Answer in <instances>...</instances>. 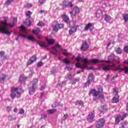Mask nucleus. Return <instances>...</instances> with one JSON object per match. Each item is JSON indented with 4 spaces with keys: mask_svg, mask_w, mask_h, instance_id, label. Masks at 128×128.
Wrapping results in <instances>:
<instances>
[{
    "mask_svg": "<svg viewBox=\"0 0 128 128\" xmlns=\"http://www.w3.org/2000/svg\"><path fill=\"white\" fill-rule=\"evenodd\" d=\"M18 22V18H13L12 22L8 23L6 22V21H0V24L2 26H0V34H5L6 36H10L12 34V32L9 30H6L8 28L7 26H10V28H14L16 23Z\"/></svg>",
    "mask_w": 128,
    "mask_h": 128,
    "instance_id": "f257e3e1",
    "label": "nucleus"
},
{
    "mask_svg": "<svg viewBox=\"0 0 128 128\" xmlns=\"http://www.w3.org/2000/svg\"><path fill=\"white\" fill-rule=\"evenodd\" d=\"M38 79L34 78L30 82L28 86L30 94H32L36 90H38Z\"/></svg>",
    "mask_w": 128,
    "mask_h": 128,
    "instance_id": "f03ea898",
    "label": "nucleus"
},
{
    "mask_svg": "<svg viewBox=\"0 0 128 128\" xmlns=\"http://www.w3.org/2000/svg\"><path fill=\"white\" fill-rule=\"evenodd\" d=\"M110 68H112V66L108 64V62H101L100 65H99L100 70H104L105 72L110 70Z\"/></svg>",
    "mask_w": 128,
    "mask_h": 128,
    "instance_id": "7ed1b4c3",
    "label": "nucleus"
},
{
    "mask_svg": "<svg viewBox=\"0 0 128 128\" xmlns=\"http://www.w3.org/2000/svg\"><path fill=\"white\" fill-rule=\"evenodd\" d=\"M88 66V59L84 58L83 59V65H80L79 62H77L76 64V68H80L81 72H84V70Z\"/></svg>",
    "mask_w": 128,
    "mask_h": 128,
    "instance_id": "20e7f679",
    "label": "nucleus"
},
{
    "mask_svg": "<svg viewBox=\"0 0 128 128\" xmlns=\"http://www.w3.org/2000/svg\"><path fill=\"white\" fill-rule=\"evenodd\" d=\"M16 94H18L17 98H20V94L18 92V88H12L11 90L10 98L14 100L16 96Z\"/></svg>",
    "mask_w": 128,
    "mask_h": 128,
    "instance_id": "39448f33",
    "label": "nucleus"
},
{
    "mask_svg": "<svg viewBox=\"0 0 128 128\" xmlns=\"http://www.w3.org/2000/svg\"><path fill=\"white\" fill-rule=\"evenodd\" d=\"M106 124L104 118H101L96 122V128H104Z\"/></svg>",
    "mask_w": 128,
    "mask_h": 128,
    "instance_id": "423d86ee",
    "label": "nucleus"
},
{
    "mask_svg": "<svg viewBox=\"0 0 128 128\" xmlns=\"http://www.w3.org/2000/svg\"><path fill=\"white\" fill-rule=\"evenodd\" d=\"M52 26L54 32H58V30L64 28V25L62 24H58L57 22H54Z\"/></svg>",
    "mask_w": 128,
    "mask_h": 128,
    "instance_id": "0eeeda50",
    "label": "nucleus"
},
{
    "mask_svg": "<svg viewBox=\"0 0 128 128\" xmlns=\"http://www.w3.org/2000/svg\"><path fill=\"white\" fill-rule=\"evenodd\" d=\"M92 82H94V75L92 74H89L88 76V80L84 84L85 88H86L88 86H90Z\"/></svg>",
    "mask_w": 128,
    "mask_h": 128,
    "instance_id": "6e6552de",
    "label": "nucleus"
},
{
    "mask_svg": "<svg viewBox=\"0 0 128 128\" xmlns=\"http://www.w3.org/2000/svg\"><path fill=\"white\" fill-rule=\"evenodd\" d=\"M98 98H104V93L102 92V86H99L98 91H97Z\"/></svg>",
    "mask_w": 128,
    "mask_h": 128,
    "instance_id": "1a4fd4ad",
    "label": "nucleus"
},
{
    "mask_svg": "<svg viewBox=\"0 0 128 128\" xmlns=\"http://www.w3.org/2000/svg\"><path fill=\"white\" fill-rule=\"evenodd\" d=\"M78 25H75L74 26H72L68 31L69 34H70V36H72L74 34V32H76V30H78Z\"/></svg>",
    "mask_w": 128,
    "mask_h": 128,
    "instance_id": "9d476101",
    "label": "nucleus"
},
{
    "mask_svg": "<svg viewBox=\"0 0 128 128\" xmlns=\"http://www.w3.org/2000/svg\"><path fill=\"white\" fill-rule=\"evenodd\" d=\"M60 48V46L58 44H56L54 46H53L52 47V52L54 54H55L56 56V54H60V52L58 50V48Z\"/></svg>",
    "mask_w": 128,
    "mask_h": 128,
    "instance_id": "9b49d317",
    "label": "nucleus"
},
{
    "mask_svg": "<svg viewBox=\"0 0 128 128\" xmlns=\"http://www.w3.org/2000/svg\"><path fill=\"white\" fill-rule=\"evenodd\" d=\"M36 60V55H34L30 58V60H28L27 66H30V64H34Z\"/></svg>",
    "mask_w": 128,
    "mask_h": 128,
    "instance_id": "f8f14e48",
    "label": "nucleus"
},
{
    "mask_svg": "<svg viewBox=\"0 0 128 128\" xmlns=\"http://www.w3.org/2000/svg\"><path fill=\"white\" fill-rule=\"evenodd\" d=\"M98 91H96V90H92L90 91L89 94L90 96H92V94H93L94 98V100H96L98 98Z\"/></svg>",
    "mask_w": 128,
    "mask_h": 128,
    "instance_id": "ddd939ff",
    "label": "nucleus"
},
{
    "mask_svg": "<svg viewBox=\"0 0 128 128\" xmlns=\"http://www.w3.org/2000/svg\"><path fill=\"white\" fill-rule=\"evenodd\" d=\"M94 114L91 112L89 113V114L87 118V120L89 122H94Z\"/></svg>",
    "mask_w": 128,
    "mask_h": 128,
    "instance_id": "4468645a",
    "label": "nucleus"
},
{
    "mask_svg": "<svg viewBox=\"0 0 128 128\" xmlns=\"http://www.w3.org/2000/svg\"><path fill=\"white\" fill-rule=\"evenodd\" d=\"M62 20L64 22L67 24H68L70 22V18H68V16H67L66 14H64L62 15Z\"/></svg>",
    "mask_w": 128,
    "mask_h": 128,
    "instance_id": "2eb2a0df",
    "label": "nucleus"
},
{
    "mask_svg": "<svg viewBox=\"0 0 128 128\" xmlns=\"http://www.w3.org/2000/svg\"><path fill=\"white\" fill-rule=\"evenodd\" d=\"M88 48V43L86 42H84L81 46L82 50H86Z\"/></svg>",
    "mask_w": 128,
    "mask_h": 128,
    "instance_id": "dca6fc26",
    "label": "nucleus"
},
{
    "mask_svg": "<svg viewBox=\"0 0 128 128\" xmlns=\"http://www.w3.org/2000/svg\"><path fill=\"white\" fill-rule=\"evenodd\" d=\"M6 76L4 74H2L0 75V83L4 84V81L6 80Z\"/></svg>",
    "mask_w": 128,
    "mask_h": 128,
    "instance_id": "f3484780",
    "label": "nucleus"
},
{
    "mask_svg": "<svg viewBox=\"0 0 128 128\" xmlns=\"http://www.w3.org/2000/svg\"><path fill=\"white\" fill-rule=\"evenodd\" d=\"M37 44H38L41 48H46V46H48V44L46 42H38Z\"/></svg>",
    "mask_w": 128,
    "mask_h": 128,
    "instance_id": "a211bd4d",
    "label": "nucleus"
},
{
    "mask_svg": "<svg viewBox=\"0 0 128 128\" xmlns=\"http://www.w3.org/2000/svg\"><path fill=\"white\" fill-rule=\"evenodd\" d=\"M96 16L98 18H100V16H102V11L100 10H98L96 12Z\"/></svg>",
    "mask_w": 128,
    "mask_h": 128,
    "instance_id": "6ab92c4d",
    "label": "nucleus"
},
{
    "mask_svg": "<svg viewBox=\"0 0 128 128\" xmlns=\"http://www.w3.org/2000/svg\"><path fill=\"white\" fill-rule=\"evenodd\" d=\"M112 102L113 104H117V102H118V96L116 95V96L112 98Z\"/></svg>",
    "mask_w": 128,
    "mask_h": 128,
    "instance_id": "aec40b11",
    "label": "nucleus"
},
{
    "mask_svg": "<svg viewBox=\"0 0 128 128\" xmlns=\"http://www.w3.org/2000/svg\"><path fill=\"white\" fill-rule=\"evenodd\" d=\"M104 20L106 22H110V20H112V18L108 14L105 15Z\"/></svg>",
    "mask_w": 128,
    "mask_h": 128,
    "instance_id": "412c9836",
    "label": "nucleus"
},
{
    "mask_svg": "<svg viewBox=\"0 0 128 128\" xmlns=\"http://www.w3.org/2000/svg\"><path fill=\"white\" fill-rule=\"evenodd\" d=\"M99 110L100 112H104L106 110V106H101L99 108Z\"/></svg>",
    "mask_w": 128,
    "mask_h": 128,
    "instance_id": "4be33fe9",
    "label": "nucleus"
},
{
    "mask_svg": "<svg viewBox=\"0 0 128 128\" xmlns=\"http://www.w3.org/2000/svg\"><path fill=\"white\" fill-rule=\"evenodd\" d=\"M94 26V24L92 23H88L87 24L84 28L85 30H88L90 28H92Z\"/></svg>",
    "mask_w": 128,
    "mask_h": 128,
    "instance_id": "5701e85b",
    "label": "nucleus"
},
{
    "mask_svg": "<svg viewBox=\"0 0 128 128\" xmlns=\"http://www.w3.org/2000/svg\"><path fill=\"white\" fill-rule=\"evenodd\" d=\"M73 6L74 5L72 4V2H69L68 3V4L64 5L63 6V8H72Z\"/></svg>",
    "mask_w": 128,
    "mask_h": 128,
    "instance_id": "b1692460",
    "label": "nucleus"
},
{
    "mask_svg": "<svg viewBox=\"0 0 128 128\" xmlns=\"http://www.w3.org/2000/svg\"><path fill=\"white\" fill-rule=\"evenodd\" d=\"M56 112V109L49 110H47V112L48 114H54Z\"/></svg>",
    "mask_w": 128,
    "mask_h": 128,
    "instance_id": "393cba45",
    "label": "nucleus"
},
{
    "mask_svg": "<svg viewBox=\"0 0 128 128\" xmlns=\"http://www.w3.org/2000/svg\"><path fill=\"white\" fill-rule=\"evenodd\" d=\"M0 56L2 60H6V56H4V52L2 51L0 52Z\"/></svg>",
    "mask_w": 128,
    "mask_h": 128,
    "instance_id": "a878e982",
    "label": "nucleus"
},
{
    "mask_svg": "<svg viewBox=\"0 0 128 128\" xmlns=\"http://www.w3.org/2000/svg\"><path fill=\"white\" fill-rule=\"evenodd\" d=\"M76 106H82L84 104V102L82 100H78L76 102H75Z\"/></svg>",
    "mask_w": 128,
    "mask_h": 128,
    "instance_id": "bb28decb",
    "label": "nucleus"
},
{
    "mask_svg": "<svg viewBox=\"0 0 128 128\" xmlns=\"http://www.w3.org/2000/svg\"><path fill=\"white\" fill-rule=\"evenodd\" d=\"M66 81H63L62 82H58V86H59L60 88H62V86H66Z\"/></svg>",
    "mask_w": 128,
    "mask_h": 128,
    "instance_id": "cd10ccee",
    "label": "nucleus"
},
{
    "mask_svg": "<svg viewBox=\"0 0 128 128\" xmlns=\"http://www.w3.org/2000/svg\"><path fill=\"white\" fill-rule=\"evenodd\" d=\"M120 116L118 115L115 119V121H116L115 124H118V122H120Z\"/></svg>",
    "mask_w": 128,
    "mask_h": 128,
    "instance_id": "c85d7f7f",
    "label": "nucleus"
},
{
    "mask_svg": "<svg viewBox=\"0 0 128 128\" xmlns=\"http://www.w3.org/2000/svg\"><path fill=\"white\" fill-rule=\"evenodd\" d=\"M90 62L92 64H98V62H100V60H98V59H92L90 60Z\"/></svg>",
    "mask_w": 128,
    "mask_h": 128,
    "instance_id": "c756f323",
    "label": "nucleus"
},
{
    "mask_svg": "<svg viewBox=\"0 0 128 128\" xmlns=\"http://www.w3.org/2000/svg\"><path fill=\"white\" fill-rule=\"evenodd\" d=\"M54 39H49L48 40V44L49 46H52V44H54Z\"/></svg>",
    "mask_w": 128,
    "mask_h": 128,
    "instance_id": "7c9ffc66",
    "label": "nucleus"
},
{
    "mask_svg": "<svg viewBox=\"0 0 128 128\" xmlns=\"http://www.w3.org/2000/svg\"><path fill=\"white\" fill-rule=\"evenodd\" d=\"M28 78L26 77V76H20L19 78L20 82H24Z\"/></svg>",
    "mask_w": 128,
    "mask_h": 128,
    "instance_id": "2f4dec72",
    "label": "nucleus"
},
{
    "mask_svg": "<svg viewBox=\"0 0 128 128\" xmlns=\"http://www.w3.org/2000/svg\"><path fill=\"white\" fill-rule=\"evenodd\" d=\"M8 118L9 120H16V117H14V116L10 115L8 116Z\"/></svg>",
    "mask_w": 128,
    "mask_h": 128,
    "instance_id": "473e14b6",
    "label": "nucleus"
},
{
    "mask_svg": "<svg viewBox=\"0 0 128 128\" xmlns=\"http://www.w3.org/2000/svg\"><path fill=\"white\" fill-rule=\"evenodd\" d=\"M28 40H30L31 42H36V39H34L33 36H28Z\"/></svg>",
    "mask_w": 128,
    "mask_h": 128,
    "instance_id": "72a5a7b5",
    "label": "nucleus"
},
{
    "mask_svg": "<svg viewBox=\"0 0 128 128\" xmlns=\"http://www.w3.org/2000/svg\"><path fill=\"white\" fill-rule=\"evenodd\" d=\"M114 70L116 72H121L124 71V68H116Z\"/></svg>",
    "mask_w": 128,
    "mask_h": 128,
    "instance_id": "f704fd0d",
    "label": "nucleus"
},
{
    "mask_svg": "<svg viewBox=\"0 0 128 128\" xmlns=\"http://www.w3.org/2000/svg\"><path fill=\"white\" fill-rule=\"evenodd\" d=\"M109 60H114V54H112L110 56H108Z\"/></svg>",
    "mask_w": 128,
    "mask_h": 128,
    "instance_id": "c9c22d12",
    "label": "nucleus"
},
{
    "mask_svg": "<svg viewBox=\"0 0 128 128\" xmlns=\"http://www.w3.org/2000/svg\"><path fill=\"white\" fill-rule=\"evenodd\" d=\"M126 116H128V114L125 113L122 115L121 117L120 116V120H124Z\"/></svg>",
    "mask_w": 128,
    "mask_h": 128,
    "instance_id": "e433bc0d",
    "label": "nucleus"
},
{
    "mask_svg": "<svg viewBox=\"0 0 128 128\" xmlns=\"http://www.w3.org/2000/svg\"><path fill=\"white\" fill-rule=\"evenodd\" d=\"M123 20H124V22L128 21V14H126L123 16Z\"/></svg>",
    "mask_w": 128,
    "mask_h": 128,
    "instance_id": "4c0bfd02",
    "label": "nucleus"
},
{
    "mask_svg": "<svg viewBox=\"0 0 128 128\" xmlns=\"http://www.w3.org/2000/svg\"><path fill=\"white\" fill-rule=\"evenodd\" d=\"M62 62L64 64H70V60H68V58H64L62 60Z\"/></svg>",
    "mask_w": 128,
    "mask_h": 128,
    "instance_id": "58836bf2",
    "label": "nucleus"
},
{
    "mask_svg": "<svg viewBox=\"0 0 128 128\" xmlns=\"http://www.w3.org/2000/svg\"><path fill=\"white\" fill-rule=\"evenodd\" d=\"M33 34H40V29L38 28L34 30L32 32Z\"/></svg>",
    "mask_w": 128,
    "mask_h": 128,
    "instance_id": "ea45409f",
    "label": "nucleus"
},
{
    "mask_svg": "<svg viewBox=\"0 0 128 128\" xmlns=\"http://www.w3.org/2000/svg\"><path fill=\"white\" fill-rule=\"evenodd\" d=\"M128 122H122L121 124L122 127H120V128H126V126H128Z\"/></svg>",
    "mask_w": 128,
    "mask_h": 128,
    "instance_id": "a19ab883",
    "label": "nucleus"
},
{
    "mask_svg": "<svg viewBox=\"0 0 128 128\" xmlns=\"http://www.w3.org/2000/svg\"><path fill=\"white\" fill-rule=\"evenodd\" d=\"M74 12L75 14H78L80 12V8L78 7H75L74 8Z\"/></svg>",
    "mask_w": 128,
    "mask_h": 128,
    "instance_id": "79ce46f5",
    "label": "nucleus"
},
{
    "mask_svg": "<svg viewBox=\"0 0 128 128\" xmlns=\"http://www.w3.org/2000/svg\"><path fill=\"white\" fill-rule=\"evenodd\" d=\"M32 12H30V11H28L26 12V16H27L28 18H30V16H32Z\"/></svg>",
    "mask_w": 128,
    "mask_h": 128,
    "instance_id": "37998d69",
    "label": "nucleus"
},
{
    "mask_svg": "<svg viewBox=\"0 0 128 128\" xmlns=\"http://www.w3.org/2000/svg\"><path fill=\"white\" fill-rule=\"evenodd\" d=\"M123 71L124 72V74H128V67L124 66V68H123Z\"/></svg>",
    "mask_w": 128,
    "mask_h": 128,
    "instance_id": "c03bdc74",
    "label": "nucleus"
},
{
    "mask_svg": "<svg viewBox=\"0 0 128 128\" xmlns=\"http://www.w3.org/2000/svg\"><path fill=\"white\" fill-rule=\"evenodd\" d=\"M46 114H42L41 116L40 119L41 120H46Z\"/></svg>",
    "mask_w": 128,
    "mask_h": 128,
    "instance_id": "a18cd8bd",
    "label": "nucleus"
},
{
    "mask_svg": "<svg viewBox=\"0 0 128 128\" xmlns=\"http://www.w3.org/2000/svg\"><path fill=\"white\" fill-rule=\"evenodd\" d=\"M32 74H34V70H30L28 78H31V76H32Z\"/></svg>",
    "mask_w": 128,
    "mask_h": 128,
    "instance_id": "49530a36",
    "label": "nucleus"
},
{
    "mask_svg": "<svg viewBox=\"0 0 128 128\" xmlns=\"http://www.w3.org/2000/svg\"><path fill=\"white\" fill-rule=\"evenodd\" d=\"M116 52L117 54H120L121 52H122V49H120V48H118L116 50Z\"/></svg>",
    "mask_w": 128,
    "mask_h": 128,
    "instance_id": "de8ad7c7",
    "label": "nucleus"
},
{
    "mask_svg": "<svg viewBox=\"0 0 128 128\" xmlns=\"http://www.w3.org/2000/svg\"><path fill=\"white\" fill-rule=\"evenodd\" d=\"M113 92H115L116 96H118V88H113Z\"/></svg>",
    "mask_w": 128,
    "mask_h": 128,
    "instance_id": "09e8293b",
    "label": "nucleus"
},
{
    "mask_svg": "<svg viewBox=\"0 0 128 128\" xmlns=\"http://www.w3.org/2000/svg\"><path fill=\"white\" fill-rule=\"evenodd\" d=\"M21 30L22 32H25L26 34V28H24V26H21Z\"/></svg>",
    "mask_w": 128,
    "mask_h": 128,
    "instance_id": "8fccbe9b",
    "label": "nucleus"
},
{
    "mask_svg": "<svg viewBox=\"0 0 128 128\" xmlns=\"http://www.w3.org/2000/svg\"><path fill=\"white\" fill-rule=\"evenodd\" d=\"M14 0H7L6 4H10L11 2H12Z\"/></svg>",
    "mask_w": 128,
    "mask_h": 128,
    "instance_id": "3c124183",
    "label": "nucleus"
},
{
    "mask_svg": "<svg viewBox=\"0 0 128 128\" xmlns=\"http://www.w3.org/2000/svg\"><path fill=\"white\" fill-rule=\"evenodd\" d=\"M19 114H24V109L20 110Z\"/></svg>",
    "mask_w": 128,
    "mask_h": 128,
    "instance_id": "603ef678",
    "label": "nucleus"
},
{
    "mask_svg": "<svg viewBox=\"0 0 128 128\" xmlns=\"http://www.w3.org/2000/svg\"><path fill=\"white\" fill-rule=\"evenodd\" d=\"M46 0H39V2L40 4H44Z\"/></svg>",
    "mask_w": 128,
    "mask_h": 128,
    "instance_id": "864d4df0",
    "label": "nucleus"
},
{
    "mask_svg": "<svg viewBox=\"0 0 128 128\" xmlns=\"http://www.w3.org/2000/svg\"><path fill=\"white\" fill-rule=\"evenodd\" d=\"M38 26H44V24L42 22H40L38 24Z\"/></svg>",
    "mask_w": 128,
    "mask_h": 128,
    "instance_id": "5fc2aeb1",
    "label": "nucleus"
},
{
    "mask_svg": "<svg viewBox=\"0 0 128 128\" xmlns=\"http://www.w3.org/2000/svg\"><path fill=\"white\" fill-rule=\"evenodd\" d=\"M124 52H128V46H126L124 48Z\"/></svg>",
    "mask_w": 128,
    "mask_h": 128,
    "instance_id": "6e6d98bb",
    "label": "nucleus"
},
{
    "mask_svg": "<svg viewBox=\"0 0 128 128\" xmlns=\"http://www.w3.org/2000/svg\"><path fill=\"white\" fill-rule=\"evenodd\" d=\"M12 110V107L10 106H8L6 108V111L8 112Z\"/></svg>",
    "mask_w": 128,
    "mask_h": 128,
    "instance_id": "4d7b16f0",
    "label": "nucleus"
},
{
    "mask_svg": "<svg viewBox=\"0 0 128 128\" xmlns=\"http://www.w3.org/2000/svg\"><path fill=\"white\" fill-rule=\"evenodd\" d=\"M60 106V104H58V103L56 102V103L52 104V107L56 108V106Z\"/></svg>",
    "mask_w": 128,
    "mask_h": 128,
    "instance_id": "13d9d810",
    "label": "nucleus"
},
{
    "mask_svg": "<svg viewBox=\"0 0 128 128\" xmlns=\"http://www.w3.org/2000/svg\"><path fill=\"white\" fill-rule=\"evenodd\" d=\"M76 60L78 62H80V57L78 56L76 58Z\"/></svg>",
    "mask_w": 128,
    "mask_h": 128,
    "instance_id": "bf43d9fd",
    "label": "nucleus"
},
{
    "mask_svg": "<svg viewBox=\"0 0 128 128\" xmlns=\"http://www.w3.org/2000/svg\"><path fill=\"white\" fill-rule=\"evenodd\" d=\"M42 64H44L42 62H39L38 63V66H42Z\"/></svg>",
    "mask_w": 128,
    "mask_h": 128,
    "instance_id": "052dcab7",
    "label": "nucleus"
},
{
    "mask_svg": "<svg viewBox=\"0 0 128 128\" xmlns=\"http://www.w3.org/2000/svg\"><path fill=\"white\" fill-rule=\"evenodd\" d=\"M25 8H32V4H26L25 5Z\"/></svg>",
    "mask_w": 128,
    "mask_h": 128,
    "instance_id": "680f3d73",
    "label": "nucleus"
},
{
    "mask_svg": "<svg viewBox=\"0 0 128 128\" xmlns=\"http://www.w3.org/2000/svg\"><path fill=\"white\" fill-rule=\"evenodd\" d=\"M64 118H65V120H66L68 118V114H65L64 116Z\"/></svg>",
    "mask_w": 128,
    "mask_h": 128,
    "instance_id": "e2e57ef3",
    "label": "nucleus"
},
{
    "mask_svg": "<svg viewBox=\"0 0 128 128\" xmlns=\"http://www.w3.org/2000/svg\"><path fill=\"white\" fill-rule=\"evenodd\" d=\"M63 54L64 55V56H70V53H68V52H63Z\"/></svg>",
    "mask_w": 128,
    "mask_h": 128,
    "instance_id": "0e129e2a",
    "label": "nucleus"
},
{
    "mask_svg": "<svg viewBox=\"0 0 128 128\" xmlns=\"http://www.w3.org/2000/svg\"><path fill=\"white\" fill-rule=\"evenodd\" d=\"M65 70H72V68H70V67L66 66L65 68Z\"/></svg>",
    "mask_w": 128,
    "mask_h": 128,
    "instance_id": "69168bd1",
    "label": "nucleus"
},
{
    "mask_svg": "<svg viewBox=\"0 0 128 128\" xmlns=\"http://www.w3.org/2000/svg\"><path fill=\"white\" fill-rule=\"evenodd\" d=\"M50 72H51V74H54V73L56 72V70H51Z\"/></svg>",
    "mask_w": 128,
    "mask_h": 128,
    "instance_id": "338daca9",
    "label": "nucleus"
},
{
    "mask_svg": "<svg viewBox=\"0 0 128 128\" xmlns=\"http://www.w3.org/2000/svg\"><path fill=\"white\" fill-rule=\"evenodd\" d=\"M87 128H96V126L92 125V126H90L88 127Z\"/></svg>",
    "mask_w": 128,
    "mask_h": 128,
    "instance_id": "774afa93",
    "label": "nucleus"
}]
</instances>
